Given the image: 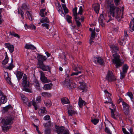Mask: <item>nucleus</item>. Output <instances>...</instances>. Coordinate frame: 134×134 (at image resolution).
Segmentation results:
<instances>
[{
    "instance_id": "f257e3e1",
    "label": "nucleus",
    "mask_w": 134,
    "mask_h": 134,
    "mask_svg": "<svg viewBox=\"0 0 134 134\" xmlns=\"http://www.w3.org/2000/svg\"><path fill=\"white\" fill-rule=\"evenodd\" d=\"M110 47L112 50V55L114 57V59H112L113 63L115 65L116 68H119L122 66L124 62L121 61L120 59V56L117 54L118 51H119L118 48L114 45H110Z\"/></svg>"
},
{
    "instance_id": "f03ea898",
    "label": "nucleus",
    "mask_w": 134,
    "mask_h": 134,
    "mask_svg": "<svg viewBox=\"0 0 134 134\" xmlns=\"http://www.w3.org/2000/svg\"><path fill=\"white\" fill-rule=\"evenodd\" d=\"M109 13L110 14L114 17H115L118 21H119L123 18V13H121V10L117 7H115L114 4L110 5Z\"/></svg>"
},
{
    "instance_id": "7ed1b4c3",
    "label": "nucleus",
    "mask_w": 134,
    "mask_h": 134,
    "mask_svg": "<svg viewBox=\"0 0 134 134\" xmlns=\"http://www.w3.org/2000/svg\"><path fill=\"white\" fill-rule=\"evenodd\" d=\"M27 77L26 74H24L23 77V81L21 82V85L23 87V90L28 92H30V89L29 88L30 86L31 83L29 81H27Z\"/></svg>"
},
{
    "instance_id": "20e7f679",
    "label": "nucleus",
    "mask_w": 134,
    "mask_h": 134,
    "mask_svg": "<svg viewBox=\"0 0 134 134\" xmlns=\"http://www.w3.org/2000/svg\"><path fill=\"white\" fill-rule=\"evenodd\" d=\"M30 6L27 3H24L22 5L21 8V11L20 12V14L21 15V17L23 19L24 18L23 14L24 13L23 10H26L27 11V16L29 19L31 20L32 21V18L31 17V15L30 12L28 11L29 10V8H30Z\"/></svg>"
},
{
    "instance_id": "39448f33",
    "label": "nucleus",
    "mask_w": 134,
    "mask_h": 134,
    "mask_svg": "<svg viewBox=\"0 0 134 134\" xmlns=\"http://www.w3.org/2000/svg\"><path fill=\"white\" fill-rule=\"evenodd\" d=\"M14 118V116L12 115L8 116L2 120L1 123L4 125H10L13 123V121Z\"/></svg>"
},
{
    "instance_id": "423d86ee",
    "label": "nucleus",
    "mask_w": 134,
    "mask_h": 134,
    "mask_svg": "<svg viewBox=\"0 0 134 134\" xmlns=\"http://www.w3.org/2000/svg\"><path fill=\"white\" fill-rule=\"evenodd\" d=\"M57 133L58 134H69V131L63 126H55Z\"/></svg>"
},
{
    "instance_id": "0eeeda50",
    "label": "nucleus",
    "mask_w": 134,
    "mask_h": 134,
    "mask_svg": "<svg viewBox=\"0 0 134 134\" xmlns=\"http://www.w3.org/2000/svg\"><path fill=\"white\" fill-rule=\"evenodd\" d=\"M122 69V71L120 70V78L121 80H122L125 77L129 69V66L127 64H125L123 65Z\"/></svg>"
},
{
    "instance_id": "6e6552de",
    "label": "nucleus",
    "mask_w": 134,
    "mask_h": 134,
    "mask_svg": "<svg viewBox=\"0 0 134 134\" xmlns=\"http://www.w3.org/2000/svg\"><path fill=\"white\" fill-rule=\"evenodd\" d=\"M112 100L110 98H109L108 100V103H110L111 104V105L113 106V107L114 109H111L110 108H109L111 110V116L113 118L116 119L117 118V116H119V113H117V114H114V112L115 110L114 108L115 107L113 103L112 102Z\"/></svg>"
},
{
    "instance_id": "1a4fd4ad",
    "label": "nucleus",
    "mask_w": 134,
    "mask_h": 134,
    "mask_svg": "<svg viewBox=\"0 0 134 134\" xmlns=\"http://www.w3.org/2000/svg\"><path fill=\"white\" fill-rule=\"evenodd\" d=\"M123 110L124 114L126 115H128L130 113V107L129 105L124 102H122Z\"/></svg>"
},
{
    "instance_id": "9d476101",
    "label": "nucleus",
    "mask_w": 134,
    "mask_h": 134,
    "mask_svg": "<svg viewBox=\"0 0 134 134\" xmlns=\"http://www.w3.org/2000/svg\"><path fill=\"white\" fill-rule=\"evenodd\" d=\"M66 76L65 81V85L67 87L69 88H75L76 85L71 82H70V80L68 78L69 75L66 74Z\"/></svg>"
},
{
    "instance_id": "9b49d317",
    "label": "nucleus",
    "mask_w": 134,
    "mask_h": 134,
    "mask_svg": "<svg viewBox=\"0 0 134 134\" xmlns=\"http://www.w3.org/2000/svg\"><path fill=\"white\" fill-rule=\"evenodd\" d=\"M106 79L109 81L111 82L114 81L116 80V78L113 75L112 72L109 71L106 76Z\"/></svg>"
},
{
    "instance_id": "f8f14e48",
    "label": "nucleus",
    "mask_w": 134,
    "mask_h": 134,
    "mask_svg": "<svg viewBox=\"0 0 134 134\" xmlns=\"http://www.w3.org/2000/svg\"><path fill=\"white\" fill-rule=\"evenodd\" d=\"M39 65V68L43 71L51 72V68L48 65H45L43 63Z\"/></svg>"
},
{
    "instance_id": "ddd939ff",
    "label": "nucleus",
    "mask_w": 134,
    "mask_h": 134,
    "mask_svg": "<svg viewBox=\"0 0 134 134\" xmlns=\"http://www.w3.org/2000/svg\"><path fill=\"white\" fill-rule=\"evenodd\" d=\"M38 56H37L38 61V64L43 63V62L45 61L47 58L45 56L38 54Z\"/></svg>"
},
{
    "instance_id": "4468645a",
    "label": "nucleus",
    "mask_w": 134,
    "mask_h": 134,
    "mask_svg": "<svg viewBox=\"0 0 134 134\" xmlns=\"http://www.w3.org/2000/svg\"><path fill=\"white\" fill-rule=\"evenodd\" d=\"M40 73L41 75L40 79L42 82L45 83L49 82V80L45 76L43 72L40 71Z\"/></svg>"
},
{
    "instance_id": "2eb2a0df",
    "label": "nucleus",
    "mask_w": 134,
    "mask_h": 134,
    "mask_svg": "<svg viewBox=\"0 0 134 134\" xmlns=\"http://www.w3.org/2000/svg\"><path fill=\"white\" fill-rule=\"evenodd\" d=\"M93 62L96 63H98L100 65H103L104 63L103 59L100 57H94Z\"/></svg>"
},
{
    "instance_id": "dca6fc26",
    "label": "nucleus",
    "mask_w": 134,
    "mask_h": 134,
    "mask_svg": "<svg viewBox=\"0 0 134 134\" xmlns=\"http://www.w3.org/2000/svg\"><path fill=\"white\" fill-rule=\"evenodd\" d=\"M55 5L57 9L60 14H61L62 16H63V15H64V14L63 13L61 5L60 3L59 2L56 3H55Z\"/></svg>"
},
{
    "instance_id": "f3484780",
    "label": "nucleus",
    "mask_w": 134,
    "mask_h": 134,
    "mask_svg": "<svg viewBox=\"0 0 134 134\" xmlns=\"http://www.w3.org/2000/svg\"><path fill=\"white\" fill-rule=\"evenodd\" d=\"M72 68L75 71L77 72L80 74L81 73L82 68L81 67L78 66L77 65L74 63L72 65Z\"/></svg>"
},
{
    "instance_id": "a211bd4d",
    "label": "nucleus",
    "mask_w": 134,
    "mask_h": 134,
    "mask_svg": "<svg viewBox=\"0 0 134 134\" xmlns=\"http://www.w3.org/2000/svg\"><path fill=\"white\" fill-rule=\"evenodd\" d=\"M4 45L8 49L11 53L13 52L14 49L13 45H10L9 43H5L4 44Z\"/></svg>"
},
{
    "instance_id": "6ab92c4d",
    "label": "nucleus",
    "mask_w": 134,
    "mask_h": 134,
    "mask_svg": "<svg viewBox=\"0 0 134 134\" xmlns=\"http://www.w3.org/2000/svg\"><path fill=\"white\" fill-rule=\"evenodd\" d=\"M34 86L37 90L40 91H41V88L38 82L36 79L34 80Z\"/></svg>"
},
{
    "instance_id": "aec40b11",
    "label": "nucleus",
    "mask_w": 134,
    "mask_h": 134,
    "mask_svg": "<svg viewBox=\"0 0 134 134\" xmlns=\"http://www.w3.org/2000/svg\"><path fill=\"white\" fill-rule=\"evenodd\" d=\"M34 86L37 90L40 91H41V88L38 82L36 79L34 80Z\"/></svg>"
},
{
    "instance_id": "412c9836",
    "label": "nucleus",
    "mask_w": 134,
    "mask_h": 134,
    "mask_svg": "<svg viewBox=\"0 0 134 134\" xmlns=\"http://www.w3.org/2000/svg\"><path fill=\"white\" fill-rule=\"evenodd\" d=\"M53 85L52 83L45 84L44 85L43 88L45 90H50L52 88Z\"/></svg>"
},
{
    "instance_id": "4be33fe9",
    "label": "nucleus",
    "mask_w": 134,
    "mask_h": 134,
    "mask_svg": "<svg viewBox=\"0 0 134 134\" xmlns=\"http://www.w3.org/2000/svg\"><path fill=\"white\" fill-rule=\"evenodd\" d=\"M16 75L18 80L19 81L22 78L23 74L20 71H18L16 72Z\"/></svg>"
},
{
    "instance_id": "5701e85b",
    "label": "nucleus",
    "mask_w": 134,
    "mask_h": 134,
    "mask_svg": "<svg viewBox=\"0 0 134 134\" xmlns=\"http://www.w3.org/2000/svg\"><path fill=\"white\" fill-rule=\"evenodd\" d=\"M61 101L63 104L68 103L69 102L68 99L66 97H64L62 98Z\"/></svg>"
},
{
    "instance_id": "b1692460",
    "label": "nucleus",
    "mask_w": 134,
    "mask_h": 134,
    "mask_svg": "<svg viewBox=\"0 0 134 134\" xmlns=\"http://www.w3.org/2000/svg\"><path fill=\"white\" fill-rule=\"evenodd\" d=\"M44 104L47 107H49L51 106V102L49 100H47L44 101Z\"/></svg>"
},
{
    "instance_id": "393cba45",
    "label": "nucleus",
    "mask_w": 134,
    "mask_h": 134,
    "mask_svg": "<svg viewBox=\"0 0 134 134\" xmlns=\"http://www.w3.org/2000/svg\"><path fill=\"white\" fill-rule=\"evenodd\" d=\"M5 97H0V106L2 104H4L7 102V99L5 98Z\"/></svg>"
},
{
    "instance_id": "a878e982",
    "label": "nucleus",
    "mask_w": 134,
    "mask_h": 134,
    "mask_svg": "<svg viewBox=\"0 0 134 134\" xmlns=\"http://www.w3.org/2000/svg\"><path fill=\"white\" fill-rule=\"evenodd\" d=\"M79 88L83 90L86 91L87 86L86 84L85 83L81 84L79 87Z\"/></svg>"
},
{
    "instance_id": "bb28decb",
    "label": "nucleus",
    "mask_w": 134,
    "mask_h": 134,
    "mask_svg": "<svg viewBox=\"0 0 134 134\" xmlns=\"http://www.w3.org/2000/svg\"><path fill=\"white\" fill-rule=\"evenodd\" d=\"M100 9V5L99 4H97L95 5L94 7V10L96 13L98 14L99 12Z\"/></svg>"
},
{
    "instance_id": "cd10ccee",
    "label": "nucleus",
    "mask_w": 134,
    "mask_h": 134,
    "mask_svg": "<svg viewBox=\"0 0 134 134\" xmlns=\"http://www.w3.org/2000/svg\"><path fill=\"white\" fill-rule=\"evenodd\" d=\"M25 47L26 49H34V45L32 44H26Z\"/></svg>"
},
{
    "instance_id": "c85d7f7f",
    "label": "nucleus",
    "mask_w": 134,
    "mask_h": 134,
    "mask_svg": "<svg viewBox=\"0 0 134 134\" xmlns=\"http://www.w3.org/2000/svg\"><path fill=\"white\" fill-rule=\"evenodd\" d=\"M79 99L78 104L79 106L81 108L82 106L83 103H85V102L80 97H79Z\"/></svg>"
},
{
    "instance_id": "c756f323",
    "label": "nucleus",
    "mask_w": 134,
    "mask_h": 134,
    "mask_svg": "<svg viewBox=\"0 0 134 134\" xmlns=\"http://www.w3.org/2000/svg\"><path fill=\"white\" fill-rule=\"evenodd\" d=\"M77 8L76 7H75L73 9L72 12L73 13V16L75 18H76V15H78V13H77Z\"/></svg>"
},
{
    "instance_id": "7c9ffc66",
    "label": "nucleus",
    "mask_w": 134,
    "mask_h": 134,
    "mask_svg": "<svg viewBox=\"0 0 134 134\" xmlns=\"http://www.w3.org/2000/svg\"><path fill=\"white\" fill-rule=\"evenodd\" d=\"M41 95L44 97H48L50 96V94L46 92H42L41 93Z\"/></svg>"
},
{
    "instance_id": "2f4dec72",
    "label": "nucleus",
    "mask_w": 134,
    "mask_h": 134,
    "mask_svg": "<svg viewBox=\"0 0 134 134\" xmlns=\"http://www.w3.org/2000/svg\"><path fill=\"white\" fill-rule=\"evenodd\" d=\"M9 34L13 36L14 37H17L18 38H19L20 37L19 35L15 33L13 31H11L9 32Z\"/></svg>"
},
{
    "instance_id": "473e14b6",
    "label": "nucleus",
    "mask_w": 134,
    "mask_h": 134,
    "mask_svg": "<svg viewBox=\"0 0 134 134\" xmlns=\"http://www.w3.org/2000/svg\"><path fill=\"white\" fill-rule=\"evenodd\" d=\"M46 109V108L45 107H41V113L44 115L46 114L47 113V111Z\"/></svg>"
},
{
    "instance_id": "72a5a7b5",
    "label": "nucleus",
    "mask_w": 134,
    "mask_h": 134,
    "mask_svg": "<svg viewBox=\"0 0 134 134\" xmlns=\"http://www.w3.org/2000/svg\"><path fill=\"white\" fill-rule=\"evenodd\" d=\"M49 20L47 17H46L45 18H42L40 20V22L41 23L44 22L49 23Z\"/></svg>"
},
{
    "instance_id": "f704fd0d",
    "label": "nucleus",
    "mask_w": 134,
    "mask_h": 134,
    "mask_svg": "<svg viewBox=\"0 0 134 134\" xmlns=\"http://www.w3.org/2000/svg\"><path fill=\"white\" fill-rule=\"evenodd\" d=\"M24 27L26 29V27H27V29H33L34 28V24L33 23H32L29 26L26 24H25L24 25Z\"/></svg>"
},
{
    "instance_id": "c9c22d12",
    "label": "nucleus",
    "mask_w": 134,
    "mask_h": 134,
    "mask_svg": "<svg viewBox=\"0 0 134 134\" xmlns=\"http://www.w3.org/2000/svg\"><path fill=\"white\" fill-rule=\"evenodd\" d=\"M11 126H2V129L5 131L7 132L8 130L10 128Z\"/></svg>"
},
{
    "instance_id": "e433bc0d",
    "label": "nucleus",
    "mask_w": 134,
    "mask_h": 134,
    "mask_svg": "<svg viewBox=\"0 0 134 134\" xmlns=\"http://www.w3.org/2000/svg\"><path fill=\"white\" fill-rule=\"evenodd\" d=\"M20 96L21 97V99L23 100V102L24 103H26V102L27 101V98L24 95L22 94H21Z\"/></svg>"
},
{
    "instance_id": "4c0bfd02",
    "label": "nucleus",
    "mask_w": 134,
    "mask_h": 134,
    "mask_svg": "<svg viewBox=\"0 0 134 134\" xmlns=\"http://www.w3.org/2000/svg\"><path fill=\"white\" fill-rule=\"evenodd\" d=\"M46 10V8L42 9L40 11V15L42 17H44L45 16L44 14V12Z\"/></svg>"
},
{
    "instance_id": "58836bf2",
    "label": "nucleus",
    "mask_w": 134,
    "mask_h": 134,
    "mask_svg": "<svg viewBox=\"0 0 134 134\" xmlns=\"http://www.w3.org/2000/svg\"><path fill=\"white\" fill-rule=\"evenodd\" d=\"M68 113L69 115L72 116L73 114H74V111L72 108L69 109Z\"/></svg>"
},
{
    "instance_id": "ea45409f",
    "label": "nucleus",
    "mask_w": 134,
    "mask_h": 134,
    "mask_svg": "<svg viewBox=\"0 0 134 134\" xmlns=\"http://www.w3.org/2000/svg\"><path fill=\"white\" fill-rule=\"evenodd\" d=\"M91 121L94 125H96L98 122L99 120L96 119H94L91 120Z\"/></svg>"
},
{
    "instance_id": "a19ab883",
    "label": "nucleus",
    "mask_w": 134,
    "mask_h": 134,
    "mask_svg": "<svg viewBox=\"0 0 134 134\" xmlns=\"http://www.w3.org/2000/svg\"><path fill=\"white\" fill-rule=\"evenodd\" d=\"M6 73H7L8 75V77H6V80L9 84H10L11 83V79L9 77L8 72H6Z\"/></svg>"
},
{
    "instance_id": "79ce46f5",
    "label": "nucleus",
    "mask_w": 134,
    "mask_h": 134,
    "mask_svg": "<svg viewBox=\"0 0 134 134\" xmlns=\"http://www.w3.org/2000/svg\"><path fill=\"white\" fill-rule=\"evenodd\" d=\"M14 66L13 64H10L9 66H7L6 68L7 69H8L9 70H11L14 67Z\"/></svg>"
},
{
    "instance_id": "37998d69",
    "label": "nucleus",
    "mask_w": 134,
    "mask_h": 134,
    "mask_svg": "<svg viewBox=\"0 0 134 134\" xmlns=\"http://www.w3.org/2000/svg\"><path fill=\"white\" fill-rule=\"evenodd\" d=\"M106 21H101V20H99V22L102 27H104L105 25V22Z\"/></svg>"
},
{
    "instance_id": "c03bdc74",
    "label": "nucleus",
    "mask_w": 134,
    "mask_h": 134,
    "mask_svg": "<svg viewBox=\"0 0 134 134\" xmlns=\"http://www.w3.org/2000/svg\"><path fill=\"white\" fill-rule=\"evenodd\" d=\"M99 20H101V21H106L107 20L105 19V18L104 17L103 15H100V17L99 18Z\"/></svg>"
},
{
    "instance_id": "a18cd8bd",
    "label": "nucleus",
    "mask_w": 134,
    "mask_h": 134,
    "mask_svg": "<svg viewBox=\"0 0 134 134\" xmlns=\"http://www.w3.org/2000/svg\"><path fill=\"white\" fill-rule=\"evenodd\" d=\"M9 60V59H6V58H5L4 60L2 62V64L5 65L8 63Z\"/></svg>"
},
{
    "instance_id": "49530a36",
    "label": "nucleus",
    "mask_w": 134,
    "mask_h": 134,
    "mask_svg": "<svg viewBox=\"0 0 134 134\" xmlns=\"http://www.w3.org/2000/svg\"><path fill=\"white\" fill-rule=\"evenodd\" d=\"M34 107L35 108V109L36 110L39 109L40 108L39 104L38 103H35V102H34Z\"/></svg>"
},
{
    "instance_id": "de8ad7c7",
    "label": "nucleus",
    "mask_w": 134,
    "mask_h": 134,
    "mask_svg": "<svg viewBox=\"0 0 134 134\" xmlns=\"http://www.w3.org/2000/svg\"><path fill=\"white\" fill-rule=\"evenodd\" d=\"M67 20L69 23H71V20L72 18V17L68 15H67Z\"/></svg>"
},
{
    "instance_id": "09e8293b",
    "label": "nucleus",
    "mask_w": 134,
    "mask_h": 134,
    "mask_svg": "<svg viewBox=\"0 0 134 134\" xmlns=\"http://www.w3.org/2000/svg\"><path fill=\"white\" fill-rule=\"evenodd\" d=\"M41 97L40 96L38 97L36 99V102L35 103H39L41 102Z\"/></svg>"
},
{
    "instance_id": "8fccbe9b",
    "label": "nucleus",
    "mask_w": 134,
    "mask_h": 134,
    "mask_svg": "<svg viewBox=\"0 0 134 134\" xmlns=\"http://www.w3.org/2000/svg\"><path fill=\"white\" fill-rule=\"evenodd\" d=\"M104 131L106 132L108 134H112L109 129L106 127Z\"/></svg>"
},
{
    "instance_id": "3c124183",
    "label": "nucleus",
    "mask_w": 134,
    "mask_h": 134,
    "mask_svg": "<svg viewBox=\"0 0 134 134\" xmlns=\"http://www.w3.org/2000/svg\"><path fill=\"white\" fill-rule=\"evenodd\" d=\"M11 107L10 105H8L6 106L3 108V109L5 111H7Z\"/></svg>"
},
{
    "instance_id": "603ef678",
    "label": "nucleus",
    "mask_w": 134,
    "mask_h": 134,
    "mask_svg": "<svg viewBox=\"0 0 134 134\" xmlns=\"http://www.w3.org/2000/svg\"><path fill=\"white\" fill-rule=\"evenodd\" d=\"M82 12V6L80 7L79 9V12L78 13V14L81 15Z\"/></svg>"
},
{
    "instance_id": "864d4df0",
    "label": "nucleus",
    "mask_w": 134,
    "mask_h": 134,
    "mask_svg": "<svg viewBox=\"0 0 134 134\" xmlns=\"http://www.w3.org/2000/svg\"><path fill=\"white\" fill-rule=\"evenodd\" d=\"M51 133V130L50 129H46L45 130V134H50Z\"/></svg>"
},
{
    "instance_id": "5fc2aeb1",
    "label": "nucleus",
    "mask_w": 134,
    "mask_h": 134,
    "mask_svg": "<svg viewBox=\"0 0 134 134\" xmlns=\"http://www.w3.org/2000/svg\"><path fill=\"white\" fill-rule=\"evenodd\" d=\"M2 12V9L1 8L0 9V24H2L3 21L2 19V16L1 14Z\"/></svg>"
},
{
    "instance_id": "6e6d98bb",
    "label": "nucleus",
    "mask_w": 134,
    "mask_h": 134,
    "mask_svg": "<svg viewBox=\"0 0 134 134\" xmlns=\"http://www.w3.org/2000/svg\"><path fill=\"white\" fill-rule=\"evenodd\" d=\"M124 39H127V38L128 37V35L127 33V31L126 30H124Z\"/></svg>"
},
{
    "instance_id": "4d7b16f0",
    "label": "nucleus",
    "mask_w": 134,
    "mask_h": 134,
    "mask_svg": "<svg viewBox=\"0 0 134 134\" xmlns=\"http://www.w3.org/2000/svg\"><path fill=\"white\" fill-rule=\"evenodd\" d=\"M42 25L43 27H46L48 29H49V25L48 24L46 23H43L42 24Z\"/></svg>"
},
{
    "instance_id": "13d9d810",
    "label": "nucleus",
    "mask_w": 134,
    "mask_h": 134,
    "mask_svg": "<svg viewBox=\"0 0 134 134\" xmlns=\"http://www.w3.org/2000/svg\"><path fill=\"white\" fill-rule=\"evenodd\" d=\"M50 119V116L48 115H47L43 118V119L45 120H48Z\"/></svg>"
},
{
    "instance_id": "bf43d9fd",
    "label": "nucleus",
    "mask_w": 134,
    "mask_h": 134,
    "mask_svg": "<svg viewBox=\"0 0 134 134\" xmlns=\"http://www.w3.org/2000/svg\"><path fill=\"white\" fill-rule=\"evenodd\" d=\"M76 22V24L78 27H80L81 26V23L78 20L75 21Z\"/></svg>"
},
{
    "instance_id": "052dcab7",
    "label": "nucleus",
    "mask_w": 134,
    "mask_h": 134,
    "mask_svg": "<svg viewBox=\"0 0 134 134\" xmlns=\"http://www.w3.org/2000/svg\"><path fill=\"white\" fill-rule=\"evenodd\" d=\"M127 95L132 99L133 97V96L132 93L131 92H128L127 93Z\"/></svg>"
},
{
    "instance_id": "680f3d73",
    "label": "nucleus",
    "mask_w": 134,
    "mask_h": 134,
    "mask_svg": "<svg viewBox=\"0 0 134 134\" xmlns=\"http://www.w3.org/2000/svg\"><path fill=\"white\" fill-rule=\"evenodd\" d=\"M114 2L116 5H118L120 4V0H114Z\"/></svg>"
},
{
    "instance_id": "e2e57ef3",
    "label": "nucleus",
    "mask_w": 134,
    "mask_h": 134,
    "mask_svg": "<svg viewBox=\"0 0 134 134\" xmlns=\"http://www.w3.org/2000/svg\"><path fill=\"white\" fill-rule=\"evenodd\" d=\"M0 96H2V97H5V98L7 99L6 97L4 95V93L1 90H0Z\"/></svg>"
},
{
    "instance_id": "0e129e2a",
    "label": "nucleus",
    "mask_w": 134,
    "mask_h": 134,
    "mask_svg": "<svg viewBox=\"0 0 134 134\" xmlns=\"http://www.w3.org/2000/svg\"><path fill=\"white\" fill-rule=\"evenodd\" d=\"M122 130L124 134H130L129 132L126 130L125 128H122Z\"/></svg>"
},
{
    "instance_id": "69168bd1",
    "label": "nucleus",
    "mask_w": 134,
    "mask_h": 134,
    "mask_svg": "<svg viewBox=\"0 0 134 134\" xmlns=\"http://www.w3.org/2000/svg\"><path fill=\"white\" fill-rule=\"evenodd\" d=\"M27 104H28V106L30 107L31 106V104H32V105L34 106V101L33 100H32L31 102H28Z\"/></svg>"
},
{
    "instance_id": "338daca9",
    "label": "nucleus",
    "mask_w": 134,
    "mask_h": 134,
    "mask_svg": "<svg viewBox=\"0 0 134 134\" xmlns=\"http://www.w3.org/2000/svg\"><path fill=\"white\" fill-rule=\"evenodd\" d=\"M50 125V122H49L48 123H45L44 124V126L45 127H48Z\"/></svg>"
},
{
    "instance_id": "774afa93",
    "label": "nucleus",
    "mask_w": 134,
    "mask_h": 134,
    "mask_svg": "<svg viewBox=\"0 0 134 134\" xmlns=\"http://www.w3.org/2000/svg\"><path fill=\"white\" fill-rule=\"evenodd\" d=\"M95 36V32L92 31L91 33V37L92 38H94Z\"/></svg>"
}]
</instances>
